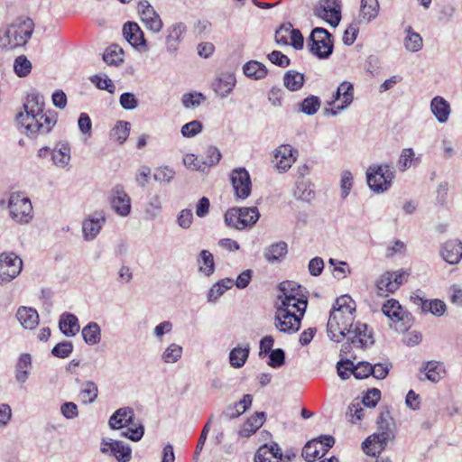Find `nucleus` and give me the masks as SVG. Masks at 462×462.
<instances>
[{
    "instance_id": "obj_1",
    "label": "nucleus",
    "mask_w": 462,
    "mask_h": 462,
    "mask_svg": "<svg viewBox=\"0 0 462 462\" xmlns=\"http://www.w3.org/2000/svg\"><path fill=\"white\" fill-rule=\"evenodd\" d=\"M23 111L16 116L17 124L23 128L24 134L30 138L51 132L57 123L55 112L44 110V98L37 92L27 95L23 105Z\"/></svg>"
},
{
    "instance_id": "obj_2",
    "label": "nucleus",
    "mask_w": 462,
    "mask_h": 462,
    "mask_svg": "<svg viewBox=\"0 0 462 462\" xmlns=\"http://www.w3.org/2000/svg\"><path fill=\"white\" fill-rule=\"evenodd\" d=\"M356 303L348 295L337 298L330 311L327 324L328 335L331 340L340 342L354 326Z\"/></svg>"
},
{
    "instance_id": "obj_3",
    "label": "nucleus",
    "mask_w": 462,
    "mask_h": 462,
    "mask_svg": "<svg viewBox=\"0 0 462 462\" xmlns=\"http://www.w3.org/2000/svg\"><path fill=\"white\" fill-rule=\"evenodd\" d=\"M134 412L132 408H119L110 417L109 426L114 430H119L130 425L131 427L127 428V430L124 431L122 435L133 441H138L143 436L144 429L142 424L134 423Z\"/></svg>"
},
{
    "instance_id": "obj_4",
    "label": "nucleus",
    "mask_w": 462,
    "mask_h": 462,
    "mask_svg": "<svg viewBox=\"0 0 462 462\" xmlns=\"http://www.w3.org/2000/svg\"><path fill=\"white\" fill-rule=\"evenodd\" d=\"M260 213L256 207L232 208L224 216L225 223L228 227L243 230L252 227L259 219Z\"/></svg>"
},
{
    "instance_id": "obj_5",
    "label": "nucleus",
    "mask_w": 462,
    "mask_h": 462,
    "mask_svg": "<svg viewBox=\"0 0 462 462\" xmlns=\"http://www.w3.org/2000/svg\"><path fill=\"white\" fill-rule=\"evenodd\" d=\"M394 179V172L389 164L371 165L366 171V180L369 188L376 193L387 190Z\"/></svg>"
},
{
    "instance_id": "obj_6",
    "label": "nucleus",
    "mask_w": 462,
    "mask_h": 462,
    "mask_svg": "<svg viewBox=\"0 0 462 462\" xmlns=\"http://www.w3.org/2000/svg\"><path fill=\"white\" fill-rule=\"evenodd\" d=\"M309 50L319 59L328 58L333 51L332 35L324 28H314L309 37Z\"/></svg>"
},
{
    "instance_id": "obj_7",
    "label": "nucleus",
    "mask_w": 462,
    "mask_h": 462,
    "mask_svg": "<svg viewBox=\"0 0 462 462\" xmlns=\"http://www.w3.org/2000/svg\"><path fill=\"white\" fill-rule=\"evenodd\" d=\"M8 208L14 220L27 224L32 219V206L30 199L20 192L10 195Z\"/></svg>"
},
{
    "instance_id": "obj_8",
    "label": "nucleus",
    "mask_w": 462,
    "mask_h": 462,
    "mask_svg": "<svg viewBox=\"0 0 462 462\" xmlns=\"http://www.w3.org/2000/svg\"><path fill=\"white\" fill-rule=\"evenodd\" d=\"M354 100V86L348 81H343L332 96V99L327 102L328 106H335V108H325L326 115L337 116L338 112L347 108Z\"/></svg>"
},
{
    "instance_id": "obj_9",
    "label": "nucleus",
    "mask_w": 462,
    "mask_h": 462,
    "mask_svg": "<svg viewBox=\"0 0 462 462\" xmlns=\"http://www.w3.org/2000/svg\"><path fill=\"white\" fill-rule=\"evenodd\" d=\"M23 268V261L13 253L0 254V285L16 278Z\"/></svg>"
},
{
    "instance_id": "obj_10",
    "label": "nucleus",
    "mask_w": 462,
    "mask_h": 462,
    "mask_svg": "<svg viewBox=\"0 0 462 462\" xmlns=\"http://www.w3.org/2000/svg\"><path fill=\"white\" fill-rule=\"evenodd\" d=\"M34 23L30 18H19L9 26L12 48L23 46L33 32Z\"/></svg>"
},
{
    "instance_id": "obj_11",
    "label": "nucleus",
    "mask_w": 462,
    "mask_h": 462,
    "mask_svg": "<svg viewBox=\"0 0 462 462\" xmlns=\"http://www.w3.org/2000/svg\"><path fill=\"white\" fill-rule=\"evenodd\" d=\"M335 443L332 436L324 435L309 441L302 449V457L308 462H314L323 457Z\"/></svg>"
},
{
    "instance_id": "obj_12",
    "label": "nucleus",
    "mask_w": 462,
    "mask_h": 462,
    "mask_svg": "<svg viewBox=\"0 0 462 462\" xmlns=\"http://www.w3.org/2000/svg\"><path fill=\"white\" fill-rule=\"evenodd\" d=\"M110 207L118 216L128 217L132 209L131 198L121 184L116 185L109 192Z\"/></svg>"
},
{
    "instance_id": "obj_13",
    "label": "nucleus",
    "mask_w": 462,
    "mask_h": 462,
    "mask_svg": "<svg viewBox=\"0 0 462 462\" xmlns=\"http://www.w3.org/2000/svg\"><path fill=\"white\" fill-rule=\"evenodd\" d=\"M315 14L332 27H337L341 20V4L339 0H320Z\"/></svg>"
},
{
    "instance_id": "obj_14",
    "label": "nucleus",
    "mask_w": 462,
    "mask_h": 462,
    "mask_svg": "<svg viewBox=\"0 0 462 462\" xmlns=\"http://www.w3.org/2000/svg\"><path fill=\"white\" fill-rule=\"evenodd\" d=\"M230 179L236 197L239 199H247L252 189V182L248 171L245 168H236L232 171Z\"/></svg>"
},
{
    "instance_id": "obj_15",
    "label": "nucleus",
    "mask_w": 462,
    "mask_h": 462,
    "mask_svg": "<svg viewBox=\"0 0 462 462\" xmlns=\"http://www.w3.org/2000/svg\"><path fill=\"white\" fill-rule=\"evenodd\" d=\"M404 273L385 272L376 281L377 295L386 297L393 293L403 282Z\"/></svg>"
},
{
    "instance_id": "obj_16",
    "label": "nucleus",
    "mask_w": 462,
    "mask_h": 462,
    "mask_svg": "<svg viewBox=\"0 0 462 462\" xmlns=\"http://www.w3.org/2000/svg\"><path fill=\"white\" fill-rule=\"evenodd\" d=\"M106 221L105 213L96 211L88 215L82 222V233L86 241L94 240Z\"/></svg>"
},
{
    "instance_id": "obj_17",
    "label": "nucleus",
    "mask_w": 462,
    "mask_h": 462,
    "mask_svg": "<svg viewBox=\"0 0 462 462\" xmlns=\"http://www.w3.org/2000/svg\"><path fill=\"white\" fill-rule=\"evenodd\" d=\"M138 14L144 26L152 32H159L162 28V22L148 1L138 4Z\"/></svg>"
},
{
    "instance_id": "obj_18",
    "label": "nucleus",
    "mask_w": 462,
    "mask_h": 462,
    "mask_svg": "<svg viewBox=\"0 0 462 462\" xmlns=\"http://www.w3.org/2000/svg\"><path fill=\"white\" fill-rule=\"evenodd\" d=\"M298 151L290 144H282L274 151L275 167L279 171L285 172L296 162Z\"/></svg>"
},
{
    "instance_id": "obj_19",
    "label": "nucleus",
    "mask_w": 462,
    "mask_h": 462,
    "mask_svg": "<svg viewBox=\"0 0 462 462\" xmlns=\"http://www.w3.org/2000/svg\"><path fill=\"white\" fill-rule=\"evenodd\" d=\"M301 320L288 311L276 309L274 315V326L282 333L294 334L300 328Z\"/></svg>"
},
{
    "instance_id": "obj_20",
    "label": "nucleus",
    "mask_w": 462,
    "mask_h": 462,
    "mask_svg": "<svg viewBox=\"0 0 462 462\" xmlns=\"http://www.w3.org/2000/svg\"><path fill=\"white\" fill-rule=\"evenodd\" d=\"M346 335L349 336L348 339L356 347L365 348L374 344L372 333L365 323H354V326L349 328Z\"/></svg>"
},
{
    "instance_id": "obj_21",
    "label": "nucleus",
    "mask_w": 462,
    "mask_h": 462,
    "mask_svg": "<svg viewBox=\"0 0 462 462\" xmlns=\"http://www.w3.org/2000/svg\"><path fill=\"white\" fill-rule=\"evenodd\" d=\"M123 34L125 39L139 51H147L148 46L141 28L136 23L128 22L124 25Z\"/></svg>"
},
{
    "instance_id": "obj_22",
    "label": "nucleus",
    "mask_w": 462,
    "mask_h": 462,
    "mask_svg": "<svg viewBox=\"0 0 462 462\" xmlns=\"http://www.w3.org/2000/svg\"><path fill=\"white\" fill-rule=\"evenodd\" d=\"M101 451L105 454H111L118 462H128L132 456V450L128 445L114 439L104 440Z\"/></svg>"
},
{
    "instance_id": "obj_23",
    "label": "nucleus",
    "mask_w": 462,
    "mask_h": 462,
    "mask_svg": "<svg viewBox=\"0 0 462 462\" xmlns=\"http://www.w3.org/2000/svg\"><path fill=\"white\" fill-rule=\"evenodd\" d=\"M51 161L60 169L67 168L71 160V147L67 141H60L51 148Z\"/></svg>"
},
{
    "instance_id": "obj_24",
    "label": "nucleus",
    "mask_w": 462,
    "mask_h": 462,
    "mask_svg": "<svg viewBox=\"0 0 462 462\" xmlns=\"http://www.w3.org/2000/svg\"><path fill=\"white\" fill-rule=\"evenodd\" d=\"M236 83L235 74L223 72L218 75L212 84L214 91L222 98L226 97L234 89Z\"/></svg>"
},
{
    "instance_id": "obj_25",
    "label": "nucleus",
    "mask_w": 462,
    "mask_h": 462,
    "mask_svg": "<svg viewBox=\"0 0 462 462\" xmlns=\"http://www.w3.org/2000/svg\"><path fill=\"white\" fill-rule=\"evenodd\" d=\"M442 258L449 264H457L462 259V242L458 239L447 241L441 249Z\"/></svg>"
},
{
    "instance_id": "obj_26",
    "label": "nucleus",
    "mask_w": 462,
    "mask_h": 462,
    "mask_svg": "<svg viewBox=\"0 0 462 462\" xmlns=\"http://www.w3.org/2000/svg\"><path fill=\"white\" fill-rule=\"evenodd\" d=\"M282 459V450L277 443L261 446L254 457V462H280Z\"/></svg>"
},
{
    "instance_id": "obj_27",
    "label": "nucleus",
    "mask_w": 462,
    "mask_h": 462,
    "mask_svg": "<svg viewBox=\"0 0 462 462\" xmlns=\"http://www.w3.org/2000/svg\"><path fill=\"white\" fill-rule=\"evenodd\" d=\"M411 299L415 304L420 302L423 312H430L434 316L440 317L443 316L447 310V305L441 300H423L417 294L412 295Z\"/></svg>"
},
{
    "instance_id": "obj_28",
    "label": "nucleus",
    "mask_w": 462,
    "mask_h": 462,
    "mask_svg": "<svg viewBox=\"0 0 462 462\" xmlns=\"http://www.w3.org/2000/svg\"><path fill=\"white\" fill-rule=\"evenodd\" d=\"M430 111L439 123L444 124L449 118L451 107L444 97L437 96L430 101Z\"/></svg>"
},
{
    "instance_id": "obj_29",
    "label": "nucleus",
    "mask_w": 462,
    "mask_h": 462,
    "mask_svg": "<svg viewBox=\"0 0 462 462\" xmlns=\"http://www.w3.org/2000/svg\"><path fill=\"white\" fill-rule=\"evenodd\" d=\"M389 438L387 432L374 434L368 437L363 443L364 451L369 456H375L380 453L385 447Z\"/></svg>"
},
{
    "instance_id": "obj_30",
    "label": "nucleus",
    "mask_w": 462,
    "mask_h": 462,
    "mask_svg": "<svg viewBox=\"0 0 462 462\" xmlns=\"http://www.w3.org/2000/svg\"><path fill=\"white\" fill-rule=\"evenodd\" d=\"M380 10L378 0H361L359 23H369L374 20Z\"/></svg>"
},
{
    "instance_id": "obj_31",
    "label": "nucleus",
    "mask_w": 462,
    "mask_h": 462,
    "mask_svg": "<svg viewBox=\"0 0 462 462\" xmlns=\"http://www.w3.org/2000/svg\"><path fill=\"white\" fill-rule=\"evenodd\" d=\"M420 373H424L427 380L432 383H438L446 374L445 366L442 363L436 360H430L424 363L420 369Z\"/></svg>"
},
{
    "instance_id": "obj_32",
    "label": "nucleus",
    "mask_w": 462,
    "mask_h": 462,
    "mask_svg": "<svg viewBox=\"0 0 462 462\" xmlns=\"http://www.w3.org/2000/svg\"><path fill=\"white\" fill-rule=\"evenodd\" d=\"M16 318L25 329H33L39 324V315L36 310L29 307H20Z\"/></svg>"
},
{
    "instance_id": "obj_33",
    "label": "nucleus",
    "mask_w": 462,
    "mask_h": 462,
    "mask_svg": "<svg viewBox=\"0 0 462 462\" xmlns=\"http://www.w3.org/2000/svg\"><path fill=\"white\" fill-rule=\"evenodd\" d=\"M59 328L66 337H73L79 333L80 327L78 318L71 313H63L59 321Z\"/></svg>"
},
{
    "instance_id": "obj_34",
    "label": "nucleus",
    "mask_w": 462,
    "mask_h": 462,
    "mask_svg": "<svg viewBox=\"0 0 462 462\" xmlns=\"http://www.w3.org/2000/svg\"><path fill=\"white\" fill-rule=\"evenodd\" d=\"M382 311L393 323L402 321L406 315V311L402 310L399 301L394 299L388 300L383 305Z\"/></svg>"
},
{
    "instance_id": "obj_35",
    "label": "nucleus",
    "mask_w": 462,
    "mask_h": 462,
    "mask_svg": "<svg viewBox=\"0 0 462 462\" xmlns=\"http://www.w3.org/2000/svg\"><path fill=\"white\" fill-rule=\"evenodd\" d=\"M265 420L264 412H256L251 416L241 427L239 435L248 438L255 433L263 424Z\"/></svg>"
},
{
    "instance_id": "obj_36",
    "label": "nucleus",
    "mask_w": 462,
    "mask_h": 462,
    "mask_svg": "<svg viewBox=\"0 0 462 462\" xmlns=\"http://www.w3.org/2000/svg\"><path fill=\"white\" fill-rule=\"evenodd\" d=\"M421 162L420 156H416L413 149L404 148L397 162V167L400 171H405L411 167L419 165Z\"/></svg>"
},
{
    "instance_id": "obj_37",
    "label": "nucleus",
    "mask_w": 462,
    "mask_h": 462,
    "mask_svg": "<svg viewBox=\"0 0 462 462\" xmlns=\"http://www.w3.org/2000/svg\"><path fill=\"white\" fill-rule=\"evenodd\" d=\"M253 396L251 394L244 395L243 399L234 405L228 406L223 412L226 419H234L243 414L252 404Z\"/></svg>"
},
{
    "instance_id": "obj_38",
    "label": "nucleus",
    "mask_w": 462,
    "mask_h": 462,
    "mask_svg": "<svg viewBox=\"0 0 462 462\" xmlns=\"http://www.w3.org/2000/svg\"><path fill=\"white\" fill-rule=\"evenodd\" d=\"M287 244L277 242L265 249L264 257L269 263H278L287 254Z\"/></svg>"
},
{
    "instance_id": "obj_39",
    "label": "nucleus",
    "mask_w": 462,
    "mask_h": 462,
    "mask_svg": "<svg viewBox=\"0 0 462 462\" xmlns=\"http://www.w3.org/2000/svg\"><path fill=\"white\" fill-rule=\"evenodd\" d=\"M405 37L403 39V45L408 51L417 52L422 49L423 41L421 36L415 32L411 26L405 29Z\"/></svg>"
},
{
    "instance_id": "obj_40",
    "label": "nucleus",
    "mask_w": 462,
    "mask_h": 462,
    "mask_svg": "<svg viewBox=\"0 0 462 462\" xmlns=\"http://www.w3.org/2000/svg\"><path fill=\"white\" fill-rule=\"evenodd\" d=\"M250 352V346L246 344L245 346H236L229 353V362L232 367L240 368L245 364Z\"/></svg>"
},
{
    "instance_id": "obj_41",
    "label": "nucleus",
    "mask_w": 462,
    "mask_h": 462,
    "mask_svg": "<svg viewBox=\"0 0 462 462\" xmlns=\"http://www.w3.org/2000/svg\"><path fill=\"white\" fill-rule=\"evenodd\" d=\"M82 337L88 346L97 345L101 340V328L97 322H89L82 328Z\"/></svg>"
},
{
    "instance_id": "obj_42",
    "label": "nucleus",
    "mask_w": 462,
    "mask_h": 462,
    "mask_svg": "<svg viewBox=\"0 0 462 462\" xmlns=\"http://www.w3.org/2000/svg\"><path fill=\"white\" fill-rule=\"evenodd\" d=\"M234 285V280L230 278H225L216 282L209 290L208 293V301L216 302L226 291L232 288Z\"/></svg>"
},
{
    "instance_id": "obj_43",
    "label": "nucleus",
    "mask_w": 462,
    "mask_h": 462,
    "mask_svg": "<svg viewBox=\"0 0 462 462\" xmlns=\"http://www.w3.org/2000/svg\"><path fill=\"white\" fill-rule=\"evenodd\" d=\"M31 365V356L29 354L21 355L15 367V379L19 383H24L27 381Z\"/></svg>"
},
{
    "instance_id": "obj_44",
    "label": "nucleus",
    "mask_w": 462,
    "mask_h": 462,
    "mask_svg": "<svg viewBox=\"0 0 462 462\" xmlns=\"http://www.w3.org/2000/svg\"><path fill=\"white\" fill-rule=\"evenodd\" d=\"M199 271L205 276H210L215 272L213 254L208 250H202L198 258Z\"/></svg>"
},
{
    "instance_id": "obj_45",
    "label": "nucleus",
    "mask_w": 462,
    "mask_h": 462,
    "mask_svg": "<svg viewBox=\"0 0 462 462\" xmlns=\"http://www.w3.org/2000/svg\"><path fill=\"white\" fill-rule=\"evenodd\" d=\"M245 75L254 79H262L267 74L265 66L256 60H250L246 62L243 67Z\"/></svg>"
},
{
    "instance_id": "obj_46",
    "label": "nucleus",
    "mask_w": 462,
    "mask_h": 462,
    "mask_svg": "<svg viewBox=\"0 0 462 462\" xmlns=\"http://www.w3.org/2000/svg\"><path fill=\"white\" fill-rule=\"evenodd\" d=\"M283 84L290 91H298L304 84V75L296 70H289L284 74Z\"/></svg>"
},
{
    "instance_id": "obj_47",
    "label": "nucleus",
    "mask_w": 462,
    "mask_h": 462,
    "mask_svg": "<svg viewBox=\"0 0 462 462\" xmlns=\"http://www.w3.org/2000/svg\"><path fill=\"white\" fill-rule=\"evenodd\" d=\"M131 125L128 122L119 121L110 132V138L122 144L129 136Z\"/></svg>"
},
{
    "instance_id": "obj_48",
    "label": "nucleus",
    "mask_w": 462,
    "mask_h": 462,
    "mask_svg": "<svg viewBox=\"0 0 462 462\" xmlns=\"http://www.w3.org/2000/svg\"><path fill=\"white\" fill-rule=\"evenodd\" d=\"M98 394L97 385L93 381H87L82 384L79 393L82 403L88 404L96 401Z\"/></svg>"
},
{
    "instance_id": "obj_49",
    "label": "nucleus",
    "mask_w": 462,
    "mask_h": 462,
    "mask_svg": "<svg viewBox=\"0 0 462 462\" xmlns=\"http://www.w3.org/2000/svg\"><path fill=\"white\" fill-rule=\"evenodd\" d=\"M183 348L176 343L170 344L162 354V360L166 364L177 363L182 356Z\"/></svg>"
},
{
    "instance_id": "obj_50",
    "label": "nucleus",
    "mask_w": 462,
    "mask_h": 462,
    "mask_svg": "<svg viewBox=\"0 0 462 462\" xmlns=\"http://www.w3.org/2000/svg\"><path fill=\"white\" fill-rule=\"evenodd\" d=\"M162 209L161 197L158 195L151 196L144 208L145 217L147 219H154L161 214Z\"/></svg>"
},
{
    "instance_id": "obj_51",
    "label": "nucleus",
    "mask_w": 462,
    "mask_h": 462,
    "mask_svg": "<svg viewBox=\"0 0 462 462\" xmlns=\"http://www.w3.org/2000/svg\"><path fill=\"white\" fill-rule=\"evenodd\" d=\"M307 308V300H302L299 303H276V309L279 310L288 311L289 314H293L300 320L302 319Z\"/></svg>"
},
{
    "instance_id": "obj_52",
    "label": "nucleus",
    "mask_w": 462,
    "mask_h": 462,
    "mask_svg": "<svg viewBox=\"0 0 462 462\" xmlns=\"http://www.w3.org/2000/svg\"><path fill=\"white\" fill-rule=\"evenodd\" d=\"M320 107V99L316 96H309L300 104V111L307 116H313Z\"/></svg>"
},
{
    "instance_id": "obj_53",
    "label": "nucleus",
    "mask_w": 462,
    "mask_h": 462,
    "mask_svg": "<svg viewBox=\"0 0 462 462\" xmlns=\"http://www.w3.org/2000/svg\"><path fill=\"white\" fill-rule=\"evenodd\" d=\"M32 68V62L24 55L18 56L14 61V71L20 78L28 76Z\"/></svg>"
},
{
    "instance_id": "obj_54",
    "label": "nucleus",
    "mask_w": 462,
    "mask_h": 462,
    "mask_svg": "<svg viewBox=\"0 0 462 462\" xmlns=\"http://www.w3.org/2000/svg\"><path fill=\"white\" fill-rule=\"evenodd\" d=\"M280 293L278 296H304L302 294L301 287L297 283L285 281L279 285Z\"/></svg>"
},
{
    "instance_id": "obj_55",
    "label": "nucleus",
    "mask_w": 462,
    "mask_h": 462,
    "mask_svg": "<svg viewBox=\"0 0 462 462\" xmlns=\"http://www.w3.org/2000/svg\"><path fill=\"white\" fill-rule=\"evenodd\" d=\"M124 52L122 49L117 46L108 47L103 54V60L109 65L117 64L123 62Z\"/></svg>"
},
{
    "instance_id": "obj_56",
    "label": "nucleus",
    "mask_w": 462,
    "mask_h": 462,
    "mask_svg": "<svg viewBox=\"0 0 462 462\" xmlns=\"http://www.w3.org/2000/svg\"><path fill=\"white\" fill-rule=\"evenodd\" d=\"M183 163L188 169L193 171H199L202 172L208 171L207 166L204 162V159L192 153L186 154L184 156Z\"/></svg>"
},
{
    "instance_id": "obj_57",
    "label": "nucleus",
    "mask_w": 462,
    "mask_h": 462,
    "mask_svg": "<svg viewBox=\"0 0 462 462\" xmlns=\"http://www.w3.org/2000/svg\"><path fill=\"white\" fill-rule=\"evenodd\" d=\"M353 186V175L349 171H343L340 180V196L345 199L350 193Z\"/></svg>"
},
{
    "instance_id": "obj_58",
    "label": "nucleus",
    "mask_w": 462,
    "mask_h": 462,
    "mask_svg": "<svg viewBox=\"0 0 462 462\" xmlns=\"http://www.w3.org/2000/svg\"><path fill=\"white\" fill-rule=\"evenodd\" d=\"M291 23H282L275 32V41L278 44L288 45L291 30H292Z\"/></svg>"
},
{
    "instance_id": "obj_59",
    "label": "nucleus",
    "mask_w": 462,
    "mask_h": 462,
    "mask_svg": "<svg viewBox=\"0 0 462 462\" xmlns=\"http://www.w3.org/2000/svg\"><path fill=\"white\" fill-rule=\"evenodd\" d=\"M73 351V344L70 341H62L57 344L51 350V354L59 358L68 357Z\"/></svg>"
},
{
    "instance_id": "obj_60",
    "label": "nucleus",
    "mask_w": 462,
    "mask_h": 462,
    "mask_svg": "<svg viewBox=\"0 0 462 462\" xmlns=\"http://www.w3.org/2000/svg\"><path fill=\"white\" fill-rule=\"evenodd\" d=\"M205 154L206 157L203 159L208 170L210 167L217 165L221 159L220 151L214 146L208 147Z\"/></svg>"
},
{
    "instance_id": "obj_61",
    "label": "nucleus",
    "mask_w": 462,
    "mask_h": 462,
    "mask_svg": "<svg viewBox=\"0 0 462 462\" xmlns=\"http://www.w3.org/2000/svg\"><path fill=\"white\" fill-rule=\"evenodd\" d=\"M90 81L99 89L106 90L109 93H114L115 91V85L113 81L107 77L102 78L101 76L94 75L90 78Z\"/></svg>"
},
{
    "instance_id": "obj_62",
    "label": "nucleus",
    "mask_w": 462,
    "mask_h": 462,
    "mask_svg": "<svg viewBox=\"0 0 462 462\" xmlns=\"http://www.w3.org/2000/svg\"><path fill=\"white\" fill-rule=\"evenodd\" d=\"M119 103L122 106V107L125 110H134L139 105V101L136 98L135 95L130 92L123 93L120 96Z\"/></svg>"
},
{
    "instance_id": "obj_63",
    "label": "nucleus",
    "mask_w": 462,
    "mask_h": 462,
    "mask_svg": "<svg viewBox=\"0 0 462 462\" xmlns=\"http://www.w3.org/2000/svg\"><path fill=\"white\" fill-rule=\"evenodd\" d=\"M391 367L392 364L388 361L372 365L373 373H371V375L376 379H384L388 375Z\"/></svg>"
},
{
    "instance_id": "obj_64",
    "label": "nucleus",
    "mask_w": 462,
    "mask_h": 462,
    "mask_svg": "<svg viewBox=\"0 0 462 462\" xmlns=\"http://www.w3.org/2000/svg\"><path fill=\"white\" fill-rule=\"evenodd\" d=\"M202 130V125L199 121L194 120L189 123L185 124L181 127V134L184 137H193L199 134Z\"/></svg>"
}]
</instances>
